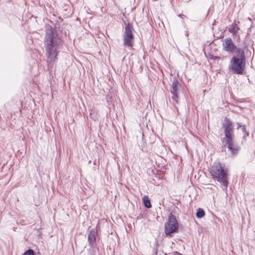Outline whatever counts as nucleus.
<instances>
[{
  "mask_svg": "<svg viewBox=\"0 0 255 255\" xmlns=\"http://www.w3.org/2000/svg\"><path fill=\"white\" fill-rule=\"evenodd\" d=\"M61 43V39L54 33L52 27L47 25L45 27L44 44L49 67H52L56 59L57 50Z\"/></svg>",
  "mask_w": 255,
  "mask_h": 255,
  "instance_id": "f257e3e1",
  "label": "nucleus"
},
{
  "mask_svg": "<svg viewBox=\"0 0 255 255\" xmlns=\"http://www.w3.org/2000/svg\"><path fill=\"white\" fill-rule=\"evenodd\" d=\"M223 128L224 130L225 137L222 141L224 145L227 146L230 153L232 155L237 154L240 150V147L234 143L233 138L234 128L232 122L227 118L224 119L223 124Z\"/></svg>",
  "mask_w": 255,
  "mask_h": 255,
  "instance_id": "f03ea898",
  "label": "nucleus"
},
{
  "mask_svg": "<svg viewBox=\"0 0 255 255\" xmlns=\"http://www.w3.org/2000/svg\"><path fill=\"white\" fill-rule=\"evenodd\" d=\"M231 69L234 74H243L246 67L244 49H238L231 60Z\"/></svg>",
  "mask_w": 255,
  "mask_h": 255,
  "instance_id": "7ed1b4c3",
  "label": "nucleus"
},
{
  "mask_svg": "<svg viewBox=\"0 0 255 255\" xmlns=\"http://www.w3.org/2000/svg\"><path fill=\"white\" fill-rule=\"evenodd\" d=\"M210 172L213 178L222 183L226 189L228 184L227 174L221 166L220 163H214L210 169Z\"/></svg>",
  "mask_w": 255,
  "mask_h": 255,
  "instance_id": "20e7f679",
  "label": "nucleus"
},
{
  "mask_svg": "<svg viewBox=\"0 0 255 255\" xmlns=\"http://www.w3.org/2000/svg\"><path fill=\"white\" fill-rule=\"evenodd\" d=\"M178 229V223L175 216L171 213L168 218V220L165 223V234L168 236H170L171 234L174 233Z\"/></svg>",
  "mask_w": 255,
  "mask_h": 255,
  "instance_id": "39448f33",
  "label": "nucleus"
},
{
  "mask_svg": "<svg viewBox=\"0 0 255 255\" xmlns=\"http://www.w3.org/2000/svg\"><path fill=\"white\" fill-rule=\"evenodd\" d=\"M133 27L131 24L128 23L126 25L124 34V45L127 47H131L133 42L132 33Z\"/></svg>",
  "mask_w": 255,
  "mask_h": 255,
  "instance_id": "423d86ee",
  "label": "nucleus"
},
{
  "mask_svg": "<svg viewBox=\"0 0 255 255\" xmlns=\"http://www.w3.org/2000/svg\"><path fill=\"white\" fill-rule=\"evenodd\" d=\"M180 86V83L176 79H174L171 84L170 91L172 94L171 100L174 106L178 104V101L180 99L179 94Z\"/></svg>",
  "mask_w": 255,
  "mask_h": 255,
  "instance_id": "0eeeda50",
  "label": "nucleus"
},
{
  "mask_svg": "<svg viewBox=\"0 0 255 255\" xmlns=\"http://www.w3.org/2000/svg\"><path fill=\"white\" fill-rule=\"evenodd\" d=\"M223 49L224 51L236 54L238 49H244L243 48H238L234 43L231 38H227L223 41Z\"/></svg>",
  "mask_w": 255,
  "mask_h": 255,
  "instance_id": "6e6552de",
  "label": "nucleus"
},
{
  "mask_svg": "<svg viewBox=\"0 0 255 255\" xmlns=\"http://www.w3.org/2000/svg\"><path fill=\"white\" fill-rule=\"evenodd\" d=\"M96 232L94 231H90L88 234V240L89 241V246L91 247L94 246L96 242Z\"/></svg>",
  "mask_w": 255,
  "mask_h": 255,
  "instance_id": "1a4fd4ad",
  "label": "nucleus"
},
{
  "mask_svg": "<svg viewBox=\"0 0 255 255\" xmlns=\"http://www.w3.org/2000/svg\"><path fill=\"white\" fill-rule=\"evenodd\" d=\"M228 30L230 32L232 33L233 35H235L240 30V28L238 26V24L234 22L232 24L229 25Z\"/></svg>",
  "mask_w": 255,
  "mask_h": 255,
  "instance_id": "9d476101",
  "label": "nucleus"
},
{
  "mask_svg": "<svg viewBox=\"0 0 255 255\" xmlns=\"http://www.w3.org/2000/svg\"><path fill=\"white\" fill-rule=\"evenodd\" d=\"M142 200H143L144 205L146 208H150V207H151V204L150 203V201L147 196H144L142 198Z\"/></svg>",
  "mask_w": 255,
  "mask_h": 255,
  "instance_id": "9b49d317",
  "label": "nucleus"
},
{
  "mask_svg": "<svg viewBox=\"0 0 255 255\" xmlns=\"http://www.w3.org/2000/svg\"><path fill=\"white\" fill-rule=\"evenodd\" d=\"M205 216V212L201 208H199L197 210V213H196V217L198 218H201Z\"/></svg>",
  "mask_w": 255,
  "mask_h": 255,
  "instance_id": "f8f14e48",
  "label": "nucleus"
},
{
  "mask_svg": "<svg viewBox=\"0 0 255 255\" xmlns=\"http://www.w3.org/2000/svg\"><path fill=\"white\" fill-rule=\"evenodd\" d=\"M242 131L244 133V135L243 136V139H246V138L247 136H249V132L247 131V129H246V125H243L242 126Z\"/></svg>",
  "mask_w": 255,
  "mask_h": 255,
  "instance_id": "ddd939ff",
  "label": "nucleus"
},
{
  "mask_svg": "<svg viewBox=\"0 0 255 255\" xmlns=\"http://www.w3.org/2000/svg\"><path fill=\"white\" fill-rule=\"evenodd\" d=\"M23 255H34V252L31 249H28L24 253Z\"/></svg>",
  "mask_w": 255,
  "mask_h": 255,
  "instance_id": "4468645a",
  "label": "nucleus"
},
{
  "mask_svg": "<svg viewBox=\"0 0 255 255\" xmlns=\"http://www.w3.org/2000/svg\"><path fill=\"white\" fill-rule=\"evenodd\" d=\"M153 255H157V249L156 248H153Z\"/></svg>",
  "mask_w": 255,
  "mask_h": 255,
  "instance_id": "2eb2a0df",
  "label": "nucleus"
},
{
  "mask_svg": "<svg viewBox=\"0 0 255 255\" xmlns=\"http://www.w3.org/2000/svg\"><path fill=\"white\" fill-rule=\"evenodd\" d=\"M237 125H238L237 129H239L240 128H242V126H243V125H242L241 123H237Z\"/></svg>",
  "mask_w": 255,
  "mask_h": 255,
  "instance_id": "dca6fc26",
  "label": "nucleus"
},
{
  "mask_svg": "<svg viewBox=\"0 0 255 255\" xmlns=\"http://www.w3.org/2000/svg\"><path fill=\"white\" fill-rule=\"evenodd\" d=\"M209 58L211 59H214L218 58V57H214L213 55H211L209 56Z\"/></svg>",
  "mask_w": 255,
  "mask_h": 255,
  "instance_id": "f3484780",
  "label": "nucleus"
},
{
  "mask_svg": "<svg viewBox=\"0 0 255 255\" xmlns=\"http://www.w3.org/2000/svg\"><path fill=\"white\" fill-rule=\"evenodd\" d=\"M180 16H181V17H183V16H185V15H183V14H182V15H180Z\"/></svg>",
  "mask_w": 255,
  "mask_h": 255,
  "instance_id": "a211bd4d",
  "label": "nucleus"
},
{
  "mask_svg": "<svg viewBox=\"0 0 255 255\" xmlns=\"http://www.w3.org/2000/svg\"><path fill=\"white\" fill-rule=\"evenodd\" d=\"M176 254L177 255H180V254L177 253V252L176 253Z\"/></svg>",
  "mask_w": 255,
  "mask_h": 255,
  "instance_id": "6ab92c4d",
  "label": "nucleus"
}]
</instances>
